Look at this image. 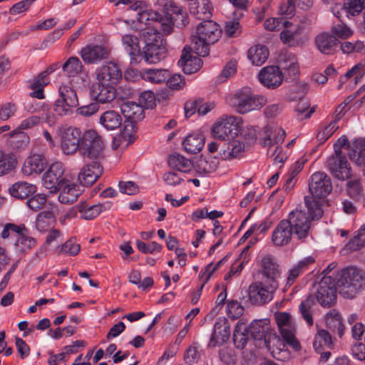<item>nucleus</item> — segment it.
Instances as JSON below:
<instances>
[{"mask_svg": "<svg viewBox=\"0 0 365 365\" xmlns=\"http://www.w3.org/2000/svg\"><path fill=\"white\" fill-rule=\"evenodd\" d=\"M222 30L213 21H203L196 27L195 34L190 37L192 52L200 56H207L210 53V45L216 43L220 38Z\"/></svg>", "mask_w": 365, "mask_h": 365, "instance_id": "f257e3e1", "label": "nucleus"}, {"mask_svg": "<svg viewBox=\"0 0 365 365\" xmlns=\"http://www.w3.org/2000/svg\"><path fill=\"white\" fill-rule=\"evenodd\" d=\"M336 280L339 294L353 299L365 286V272L357 267H347L338 272Z\"/></svg>", "mask_w": 365, "mask_h": 365, "instance_id": "f03ea898", "label": "nucleus"}, {"mask_svg": "<svg viewBox=\"0 0 365 365\" xmlns=\"http://www.w3.org/2000/svg\"><path fill=\"white\" fill-rule=\"evenodd\" d=\"M145 46L143 48L140 61L144 59L148 63H157L166 57L165 41L155 29H148L143 33Z\"/></svg>", "mask_w": 365, "mask_h": 365, "instance_id": "7ed1b4c3", "label": "nucleus"}, {"mask_svg": "<svg viewBox=\"0 0 365 365\" xmlns=\"http://www.w3.org/2000/svg\"><path fill=\"white\" fill-rule=\"evenodd\" d=\"M267 98L262 95H254L250 88L237 91L230 101V105L240 113H247L259 110L267 103Z\"/></svg>", "mask_w": 365, "mask_h": 365, "instance_id": "20e7f679", "label": "nucleus"}, {"mask_svg": "<svg viewBox=\"0 0 365 365\" xmlns=\"http://www.w3.org/2000/svg\"><path fill=\"white\" fill-rule=\"evenodd\" d=\"M247 333L256 346L266 347L269 351L272 349V344L277 341V337L270 328L267 319L254 320L247 327Z\"/></svg>", "mask_w": 365, "mask_h": 365, "instance_id": "39448f33", "label": "nucleus"}, {"mask_svg": "<svg viewBox=\"0 0 365 365\" xmlns=\"http://www.w3.org/2000/svg\"><path fill=\"white\" fill-rule=\"evenodd\" d=\"M104 143L101 136L94 130H88L83 133L80 154L96 161H100L104 158Z\"/></svg>", "mask_w": 365, "mask_h": 365, "instance_id": "423d86ee", "label": "nucleus"}, {"mask_svg": "<svg viewBox=\"0 0 365 365\" xmlns=\"http://www.w3.org/2000/svg\"><path fill=\"white\" fill-rule=\"evenodd\" d=\"M58 93L60 98L56 101L54 110L59 115H70L73 108L78 105V99L76 91L68 85H61Z\"/></svg>", "mask_w": 365, "mask_h": 365, "instance_id": "0eeeda50", "label": "nucleus"}, {"mask_svg": "<svg viewBox=\"0 0 365 365\" xmlns=\"http://www.w3.org/2000/svg\"><path fill=\"white\" fill-rule=\"evenodd\" d=\"M240 119L234 115H224L212 128V136L220 140H227L237 134Z\"/></svg>", "mask_w": 365, "mask_h": 365, "instance_id": "6e6552de", "label": "nucleus"}, {"mask_svg": "<svg viewBox=\"0 0 365 365\" xmlns=\"http://www.w3.org/2000/svg\"><path fill=\"white\" fill-rule=\"evenodd\" d=\"M272 285L265 284L262 281L252 283L249 287V301L253 305L262 306L272 300L274 294L277 289Z\"/></svg>", "mask_w": 365, "mask_h": 365, "instance_id": "1a4fd4ad", "label": "nucleus"}, {"mask_svg": "<svg viewBox=\"0 0 365 365\" xmlns=\"http://www.w3.org/2000/svg\"><path fill=\"white\" fill-rule=\"evenodd\" d=\"M298 240H304L308 237L311 221L307 214L302 210L291 212L285 220Z\"/></svg>", "mask_w": 365, "mask_h": 365, "instance_id": "9d476101", "label": "nucleus"}, {"mask_svg": "<svg viewBox=\"0 0 365 365\" xmlns=\"http://www.w3.org/2000/svg\"><path fill=\"white\" fill-rule=\"evenodd\" d=\"M61 148L66 155H73L79 150L83 134L79 128L68 127L61 133Z\"/></svg>", "mask_w": 365, "mask_h": 365, "instance_id": "9b49d317", "label": "nucleus"}, {"mask_svg": "<svg viewBox=\"0 0 365 365\" xmlns=\"http://www.w3.org/2000/svg\"><path fill=\"white\" fill-rule=\"evenodd\" d=\"M261 274L262 282L279 288L281 271L275 257L270 255L262 257L261 260Z\"/></svg>", "mask_w": 365, "mask_h": 365, "instance_id": "f8f14e48", "label": "nucleus"}, {"mask_svg": "<svg viewBox=\"0 0 365 365\" xmlns=\"http://www.w3.org/2000/svg\"><path fill=\"white\" fill-rule=\"evenodd\" d=\"M309 190L314 198L327 197L332 190L330 178L324 172L314 173L309 179Z\"/></svg>", "mask_w": 365, "mask_h": 365, "instance_id": "ddd939ff", "label": "nucleus"}, {"mask_svg": "<svg viewBox=\"0 0 365 365\" xmlns=\"http://www.w3.org/2000/svg\"><path fill=\"white\" fill-rule=\"evenodd\" d=\"M64 173L63 165L61 162H56L50 166L43 174L42 182L43 186L51 192H57L59 187L63 185L67 180L63 175Z\"/></svg>", "mask_w": 365, "mask_h": 365, "instance_id": "4468645a", "label": "nucleus"}, {"mask_svg": "<svg viewBox=\"0 0 365 365\" xmlns=\"http://www.w3.org/2000/svg\"><path fill=\"white\" fill-rule=\"evenodd\" d=\"M327 168L338 180H345L351 176L350 165L344 155L333 154L327 161Z\"/></svg>", "mask_w": 365, "mask_h": 365, "instance_id": "2eb2a0df", "label": "nucleus"}, {"mask_svg": "<svg viewBox=\"0 0 365 365\" xmlns=\"http://www.w3.org/2000/svg\"><path fill=\"white\" fill-rule=\"evenodd\" d=\"M336 284L334 286L331 278H323L317 292L318 302L324 307H331L336 302Z\"/></svg>", "mask_w": 365, "mask_h": 365, "instance_id": "dca6fc26", "label": "nucleus"}, {"mask_svg": "<svg viewBox=\"0 0 365 365\" xmlns=\"http://www.w3.org/2000/svg\"><path fill=\"white\" fill-rule=\"evenodd\" d=\"M110 50L103 45L88 44L81 51V56L86 63H96L108 58Z\"/></svg>", "mask_w": 365, "mask_h": 365, "instance_id": "f3484780", "label": "nucleus"}, {"mask_svg": "<svg viewBox=\"0 0 365 365\" xmlns=\"http://www.w3.org/2000/svg\"><path fill=\"white\" fill-rule=\"evenodd\" d=\"M258 78L264 86L274 89L282 84L283 74L278 66H269L261 69Z\"/></svg>", "mask_w": 365, "mask_h": 365, "instance_id": "a211bd4d", "label": "nucleus"}, {"mask_svg": "<svg viewBox=\"0 0 365 365\" xmlns=\"http://www.w3.org/2000/svg\"><path fill=\"white\" fill-rule=\"evenodd\" d=\"M91 95L98 103H108L115 98L116 90L113 85L98 81L92 84Z\"/></svg>", "mask_w": 365, "mask_h": 365, "instance_id": "6ab92c4d", "label": "nucleus"}, {"mask_svg": "<svg viewBox=\"0 0 365 365\" xmlns=\"http://www.w3.org/2000/svg\"><path fill=\"white\" fill-rule=\"evenodd\" d=\"M122 76L118 64L109 62L96 69V78L98 82L110 85L115 84Z\"/></svg>", "mask_w": 365, "mask_h": 365, "instance_id": "aec40b11", "label": "nucleus"}, {"mask_svg": "<svg viewBox=\"0 0 365 365\" xmlns=\"http://www.w3.org/2000/svg\"><path fill=\"white\" fill-rule=\"evenodd\" d=\"M103 169L98 161L85 165L78 173L79 182L85 185H92L103 174Z\"/></svg>", "mask_w": 365, "mask_h": 365, "instance_id": "412c9836", "label": "nucleus"}, {"mask_svg": "<svg viewBox=\"0 0 365 365\" xmlns=\"http://www.w3.org/2000/svg\"><path fill=\"white\" fill-rule=\"evenodd\" d=\"M307 35L302 26L295 28L285 29L280 33V39L283 43L289 46H299L303 45L307 40Z\"/></svg>", "mask_w": 365, "mask_h": 365, "instance_id": "4be33fe9", "label": "nucleus"}, {"mask_svg": "<svg viewBox=\"0 0 365 365\" xmlns=\"http://www.w3.org/2000/svg\"><path fill=\"white\" fill-rule=\"evenodd\" d=\"M191 51H192L191 44L185 46L182 50V56L178 61V65L182 68L184 73L187 74L197 72L202 66L201 58L192 56L190 54Z\"/></svg>", "mask_w": 365, "mask_h": 365, "instance_id": "5701e85b", "label": "nucleus"}, {"mask_svg": "<svg viewBox=\"0 0 365 365\" xmlns=\"http://www.w3.org/2000/svg\"><path fill=\"white\" fill-rule=\"evenodd\" d=\"M230 336V327L225 318L219 319L215 324L211 336L209 347H215L227 341Z\"/></svg>", "mask_w": 365, "mask_h": 365, "instance_id": "b1692460", "label": "nucleus"}, {"mask_svg": "<svg viewBox=\"0 0 365 365\" xmlns=\"http://www.w3.org/2000/svg\"><path fill=\"white\" fill-rule=\"evenodd\" d=\"M293 235L294 234L292 227L285 220H282L272 232V242L277 247L285 246L290 242Z\"/></svg>", "mask_w": 365, "mask_h": 365, "instance_id": "393cba45", "label": "nucleus"}, {"mask_svg": "<svg viewBox=\"0 0 365 365\" xmlns=\"http://www.w3.org/2000/svg\"><path fill=\"white\" fill-rule=\"evenodd\" d=\"M46 165V160L43 155L33 154L25 160L21 170L27 176L38 175L44 170Z\"/></svg>", "mask_w": 365, "mask_h": 365, "instance_id": "a878e982", "label": "nucleus"}, {"mask_svg": "<svg viewBox=\"0 0 365 365\" xmlns=\"http://www.w3.org/2000/svg\"><path fill=\"white\" fill-rule=\"evenodd\" d=\"M110 205H103L101 203L92 205L88 201H82L78 204V208L81 217L86 220H92L97 217L101 212L109 210Z\"/></svg>", "mask_w": 365, "mask_h": 365, "instance_id": "bb28decb", "label": "nucleus"}, {"mask_svg": "<svg viewBox=\"0 0 365 365\" xmlns=\"http://www.w3.org/2000/svg\"><path fill=\"white\" fill-rule=\"evenodd\" d=\"M161 4L165 17H168L170 19L173 18L176 20H180L182 26L188 23L186 12L182 7L178 4L174 0L162 2Z\"/></svg>", "mask_w": 365, "mask_h": 365, "instance_id": "cd10ccee", "label": "nucleus"}, {"mask_svg": "<svg viewBox=\"0 0 365 365\" xmlns=\"http://www.w3.org/2000/svg\"><path fill=\"white\" fill-rule=\"evenodd\" d=\"M122 43L124 49L130 56L131 62H140L141 51L138 38L130 34L124 35L122 38Z\"/></svg>", "mask_w": 365, "mask_h": 365, "instance_id": "c85d7f7f", "label": "nucleus"}, {"mask_svg": "<svg viewBox=\"0 0 365 365\" xmlns=\"http://www.w3.org/2000/svg\"><path fill=\"white\" fill-rule=\"evenodd\" d=\"M315 43L320 52L330 55L335 52L338 41L333 35L324 33L316 37Z\"/></svg>", "mask_w": 365, "mask_h": 365, "instance_id": "c756f323", "label": "nucleus"}, {"mask_svg": "<svg viewBox=\"0 0 365 365\" xmlns=\"http://www.w3.org/2000/svg\"><path fill=\"white\" fill-rule=\"evenodd\" d=\"M120 109L126 120L137 122L144 118V109L143 106L133 101L123 103Z\"/></svg>", "mask_w": 365, "mask_h": 365, "instance_id": "7c9ffc66", "label": "nucleus"}, {"mask_svg": "<svg viewBox=\"0 0 365 365\" xmlns=\"http://www.w3.org/2000/svg\"><path fill=\"white\" fill-rule=\"evenodd\" d=\"M9 135L11 138L10 145L13 150L21 152L29 147L30 137L26 133L15 129Z\"/></svg>", "mask_w": 365, "mask_h": 365, "instance_id": "2f4dec72", "label": "nucleus"}, {"mask_svg": "<svg viewBox=\"0 0 365 365\" xmlns=\"http://www.w3.org/2000/svg\"><path fill=\"white\" fill-rule=\"evenodd\" d=\"M190 11L196 19L206 21L211 15L210 0H195L190 6Z\"/></svg>", "mask_w": 365, "mask_h": 365, "instance_id": "473e14b6", "label": "nucleus"}, {"mask_svg": "<svg viewBox=\"0 0 365 365\" xmlns=\"http://www.w3.org/2000/svg\"><path fill=\"white\" fill-rule=\"evenodd\" d=\"M99 123L108 130L118 128L122 124V117L117 111L110 110L101 114Z\"/></svg>", "mask_w": 365, "mask_h": 365, "instance_id": "72a5a7b5", "label": "nucleus"}, {"mask_svg": "<svg viewBox=\"0 0 365 365\" xmlns=\"http://www.w3.org/2000/svg\"><path fill=\"white\" fill-rule=\"evenodd\" d=\"M245 152V145L238 140L229 142L226 148L223 147L220 150L221 158L225 160H230L242 156Z\"/></svg>", "mask_w": 365, "mask_h": 365, "instance_id": "f704fd0d", "label": "nucleus"}, {"mask_svg": "<svg viewBox=\"0 0 365 365\" xmlns=\"http://www.w3.org/2000/svg\"><path fill=\"white\" fill-rule=\"evenodd\" d=\"M350 160L359 166L364 167L365 175V141L355 140L349 151Z\"/></svg>", "mask_w": 365, "mask_h": 365, "instance_id": "c9c22d12", "label": "nucleus"}, {"mask_svg": "<svg viewBox=\"0 0 365 365\" xmlns=\"http://www.w3.org/2000/svg\"><path fill=\"white\" fill-rule=\"evenodd\" d=\"M192 165L196 172L202 175L213 173L217 167V163L212 157L200 156Z\"/></svg>", "mask_w": 365, "mask_h": 365, "instance_id": "e433bc0d", "label": "nucleus"}, {"mask_svg": "<svg viewBox=\"0 0 365 365\" xmlns=\"http://www.w3.org/2000/svg\"><path fill=\"white\" fill-rule=\"evenodd\" d=\"M36 190V187L34 185L21 181L12 185L9 188V192L16 198L25 199L34 194Z\"/></svg>", "mask_w": 365, "mask_h": 365, "instance_id": "4c0bfd02", "label": "nucleus"}, {"mask_svg": "<svg viewBox=\"0 0 365 365\" xmlns=\"http://www.w3.org/2000/svg\"><path fill=\"white\" fill-rule=\"evenodd\" d=\"M57 191H60L59 201L63 204H72L76 202L80 195V191L68 183V180L59 187Z\"/></svg>", "mask_w": 365, "mask_h": 365, "instance_id": "58836bf2", "label": "nucleus"}, {"mask_svg": "<svg viewBox=\"0 0 365 365\" xmlns=\"http://www.w3.org/2000/svg\"><path fill=\"white\" fill-rule=\"evenodd\" d=\"M247 56L253 65L259 66L267 59L269 51L264 46L255 45L249 49Z\"/></svg>", "mask_w": 365, "mask_h": 365, "instance_id": "ea45409f", "label": "nucleus"}, {"mask_svg": "<svg viewBox=\"0 0 365 365\" xmlns=\"http://www.w3.org/2000/svg\"><path fill=\"white\" fill-rule=\"evenodd\" d=\"M250 336L247 333L246 324L240 319L236 324L234 333L233 341L237 349H243L247 343Z\"/></svg>", "mask_w": 365, "mask_h": 365, "instance_id": "a19ab883", "label": "nucleus"}, {"mask_svg": "<svg viewBox=\"0 0 365 365\" xmlns=\"http://www.w3.org/2000/svg\"><path fill=\"white\" fill-rule=\"evenodd\" d=\"M168 164L171 168L180 173H187L193 167L190 160L179 154L171 155L168 159Z\"/></svg>", "mask_w": 365, "mask_h": 365, "instance_id": "79ce46f5", "label": "nucleus"}, {"mask_svg": "<svg viewBox=\"0 0 365 365\" xmlns=\"http://www.w3.org/2000/svg\"><path fill=\"white\" fill-rule=\"evenodd\" d=\"M314 262V258L309 257L303 259L294 265L289 272L285 287H290L295 282L299 275L306 270L307 267Z\"/></svg>", "mask_w": 365, "mask_h": 365, "instance_id": "37998d69", "label": "nucleus"}, {"mask_svg": "<svg viewBox=\"0 0 365 365\" xmlns=\"http://www.w3.org/2000/svg\"><path fill=\"white\" fill-rule=\"evenodd\" d=\"M272 128L270 126H266L263 130L264 137L262 138V144L263 146H272L273 145V142L275 144H278L279 143H282L285 138L286 133L284 130L282 128H275L274 130V138H272L271 134L272 133Z\"/></svg>", "mask_w": 365, "mask_h": 365, "instance_id": "c03bdc74", "label": "nucleus"}, {"mask_svg": "<svg viewBox=\"0 0 365 365\" xmlns=\"http://www.w3.org/2000/svg\"><path fill=\"white\" fill-rule=\"evenodd\" d=\"M332 338L329 332L325 329H318L313 341V347L317 351H319L324 347L331 348Z\"/></svg>", "mask_w": 365, "mask_h": 365, "instance_id": "a18cd8bd", "label": "nucleus"}, {"mask_svg": "<svg viewBox=\"0 0 365 365\" xmlns=\"http://www.w3.org/2000/svg\"><path fill=\"white\" fill-rule=\"evenodd\" d=\"M315 303V298L312 295H309L304 300H303L299 307V312L302 318L306 321L309 326H312L314 319L312 317V307Z\"/></svg>", "mask_w": 365, "mask_h": 365, "instance_id": "49530a36", "label": "nucleus"}, {"mask_svg": "<svg viewBox=\"0 0 365 365\" xmlns=\"http://www.w3.org/2000/svg\"><path fill=\"white\" fill-rule=\"evenodd\" d=\"M55 221V215L51 210L40 212L36 220V227L41 232L48 230L52 223Z\"/></svg>", "mask_w": 365, "mask_h": 365, "instance_id": "de8ad7c7", "label": "nucleus"}, {"mask_svg": "<svg viewBox=\"0 0 365 365\" xmlns=\"http://www.w3.org/2000/svg\"><path fill=\"white\" fill-rule=\"evenodd\" d=\"M17 165V160L12 154L0 150V176L10 173Z\"/></svg>", "mask_w": 365, "mask_h": 365, "instance_id": "09e8293b", "label": "nucleus"}, {"mask_svg": "<svg viewBox=\"0 0 365 365\" xmlns=\"http://www.w3.org/2000/svg\"><path fill=\"white\" fill-rule=\"evenodd\" d=\"M204 139L201 135H190L186 137L182 144L186 152L189 153H197L204 146Z\"/></svg>", "mask_w": 365, "mask_h": 365, "instance_id": "8fccbe9b", "label": "nucleus"}, {"mask_svg": "<svg viewBox=\"0 0 365 365\" xmlns=\"http://www.w3.org/2000/svg\"><path fill=\"white\" fill-rule=\"evenodd\" d=\"M282 69L287 73L290 81H294L299 74V66L295 56L289 54L288 59L281 63Z\"/></svg>", "mask_w": 365, "mask_h": 365, "instance_id": "3c124183", "label": "nucleus"}, {"mask_svg": "<svg viewBox=\"0 0 365 365\" xmlns=\"http://www.w3.org/2000/svg\"><path fill=\"white\" fill-rule=\"evenodd\" d=\"M14 245L20 252L26 253L36 245V240L29 232H25L17 236Z\"/></svg>", "mask_w": 365, "mask_h": 365, "instance_id": "603ef678", "label": "nucleus"}, {"mask_svg": "<svg viewBox=\"0 0 365 365\" xmlns=\"http://www.w3.org/2000/svg\"><path fill=\"white\" fill-rule=\"evenodd\" d=\"M66 76L71 77L78 75L83 69V65L77 57H70L62 66Z\"/></svg>", "mask_w": 365, "mask_h": 365, "instance_id": "864d4df0", "label": "nucleus"}, {"mask_svg": "<svg viewBox=\"0 0 365 365\" xmlns=\"http://www.w3.org/2000/svg\"><path fill=\"white\" fill-rule=\"evenodd\" d=\"M346 191L349 196L356 202L364 199V190L359 179L348 181L346 183Z\"/></svg>", "mask_w": 365, "mask_h": 365, "instance_id": "5fc2aeb1", "label": "nucleus"}, {"mask_svg": "<svg viewBox=\"0 0 365 365\" xmlns=\"http://www.w3.org/2000/svg\"><path fill=\"white\" fill-rule=\"evenodd\" d=\"M148 5L144 1H135L130 7L129 10L136 11L137 20L144 24H149Z\"/></svg>", "mask_w": 365, "mask_h": 365, "instance_id": "6e6d98bb", "label": "nucleus"}, {"mask_svg": "<svg viewBox=\"0 0 365 365\" xmlns=\"http://www.w3.org/2000/svg\"><path fill=\"white\" fill-rule=\"evenodd\" d=\"M143 77L150 82L159 83L164 82L168 78V71L165 69H145L143 71Z\"/></svg>", "mask_w": 365, "mask_h": 365, "instance_id": "4d7b16f0", "label": "nucleus"}, {"mask_svg": "<svg viewBox=\"0 0 365 365\" xmlns=\"http://www.w3.org/2000/svg\"><path fill=\"white\" fill-rule=\"evenodd\" d=\"M80 251V245L76 244L75 238H70L65 243L56 248L58 255H68L75 256Z\"/></svg>", "mask_w": 365, "mask_h": 365, "instance_id": "13d9d810", "label": "nucleus"}, {"mask_svg": "<svg viewBox=\"0 0 365 365\" xmlns=\"http://www.w3.org/2000/svg\"><path fill=\"white\" fill-rule=\"evenodd\" d=\"M336 120L331 121L327 125H321L317 134V138L320 143H324L327 141L334 133L339 128L336 125Z\"/></svg>", "mask_w": 365, "mask_h": 365, "instance_id": "bf43d9fd", "label": "nucleus"}, {"mask_svg": "<svg viewBox=\"0 0 365 365\" xmlns=\"http://www.w3.org/2000/svg\"><path fill=\"white\" fill-rule=\"evenodd\" d=\"M279 331L282 338L288 344H289L295 350L300 349V343L294 336V329L292 325L288 326L287 327L281 328Z\"/></svg>", "mask_w": 365, "mask_h": 365, "instance_id": "052dcab7", "label": "nucleus"}, {"mask_svg": "<svg viewBox=\"0 0 365 365\" xmlns=\"http://www.w3.org/2000/svg\"><path fill=\"white\" fill-rule=\"evenodd\" d=\"M136 121L125 119L123 125V129L122 132L120 133L122 136L127 139V142L125 143V146H128L129 144L133 142V139L132 138L133 135L136 133Z\"/></svg>", "mask_w": 365, "mask_h": 365, "instance_id": "680f3d73", "label": "nucleus"}, {"mask_svg": "<svg viewBox=\"0 0 365 365\" xmlns=\"http://www.w3.org/2000/svg\"><path fill=\"white\" fill-rule=\"evenodd\" d=\"M365 7V1L361 0H345L344 9L347 14L352 16L359 14Z\"/></svg>", "mask_w": 365, "mask_h": 365, "instance_id": "e2e57ef3", "label": "nucleus"}, {"mask_svg": "<svg viewBox=\"0 0 365 365\" xmlns=\"http://www.w3.org/2000/svg\"><path fill=\"white\" fill-rule=\"evenodd\" d=\"M304 201L312 220H319L322 216L323 211L317 202L312 200L309 197H305Z\"/></svg>", "mask_w": 365, "mask_h": 365, "instance_id": "0e129e2a", "label": "nucleus"}, {"mask_svg": "<svg viewBox=\"0 0 365 365\" xmlns=\"http://www.w3.org/2000/svg\"><path fill=\"white\" fill-rule=\"evenodd\" d=\"M225 34L228 38H235L241 33L239 21L232 19L227 21L224 27Z\"/></svg>", "mask_w": 365, "mask_h": 365, "instance_id": "69168bd1", "label": "nucleus"}, {"mask_svg": "<svg viewBox=\"0 0 365 365\" xmlns=\"http://www.w3.org/2000/svg\"><path fill=\"white\" fill-rule=\"evenodd\" d=\"M365 48L364 42L361 41H356L354 43L349 41H344L341 43L340 48L344 53H351L352 52H361Z\"/></svg>", "mask_w": 365, "mask_h": 365, "instance_id": "338daca9", "label": "nucleus"}, {"mask_svg": "<svg viewBox=\"0 0 365 365\" xmlns=\"http://www.w3.org/2000/svg\"><path fill=\"white\" fill-rule=\"evenodd\" d=\"M331 33L336 38H347L353 34L351 29L344 24L334 26L331 29Z\"/></svg>", "mask_w": 365, "mask_h": 365, "instance_id": "774afa93", "label": "nucleus"}]
</instances>
